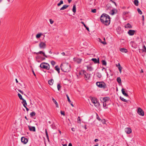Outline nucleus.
Wrapping results in <instances>:
<instances>
[{"label": "nucleus", "mask_w": 146, "mask_h": 146, "mask_svg": "<svg viewBox=\"0 0 146 146\" xmlns=\"http://www.w3.org/2000/svg\"><path fill=\"white\" fill-rule=\"evenodd\" d=\"M129 12L126 11V12H123V14L124 15H125L126 14H127Z\"/></svg>", "instance_id": "obj_54"}, {"label": "nucleus", "mask_w": 146, "mask_h": 146, "mask_svg": "<svg viewBox=\"0 0 146 146\" xmlns=\"http://www.w3.org/2000/svg\"><path fill=\"white\" fill-rule=\"evenodd\" d=\"M54 82V80L52 79H51L48 81V83L50 85H52Z\"/></svg>", "instance_id": "obj_25"}, {"label": "nucleus", "mask_w": 146, "mask_h": 146, "mask_svg": "<svg viewBox=\"0 0 146 146\" xmlns=\"http://www.w3.org/2000/svg\"><path fill=\"white\" fill-rule=\"evenodd\" d=\"M68 146H72V145L71 143H70L69 144Z\"/></svg>", "instance_id": "obj_63"}, {"label": "nucleus", "mask_w": 146, "mask_h": 146, "mask_svg": "<svg viewBox=\"0 0 146 146\" xmlns=\"http://www.w3.org/2000/svg\"><path fill=\"white\" fill-rule=\"evenodd\" d=\"M91 60L93 61L95 64L99 63V58H98L97 59L96 58H93Z\"/></svg>", "instance_id": "obj_15"}, {"label": "nucleus", "mask_w": 146, "mask_h": 146, "mask_svg": "<svg viewBox=\"0 0 146 146\" xmlns=\"http://www.w3.org/2000/svg\"><path fill=\"white\" fill-rule=\"evenodd\" d=\"M101 121H102L103 124H105L106 123V121L105 119H103L102 120H101Z\"/></svg>", "instance_id": "obj_50"}, {"label": "nucleus", "mask_w": 146, "mask_h": 146, "mask_svg": "<svg viewBox=\"0 0 146 146\" xmlns=\"http://www.w3.org/2000/svg\"><path fill=\"white\" fill-rule=\"evenodd\" d=\"M74 59L75 61L78 64L80 63L82 60V59L78 58H74Z\"/></svg>", "instance_id": "obj_13"}, {"label": "nucleus", "mask_w": 146, "mask_h": 146, "mask_svg": "<svg viewBox=\"0 0 146 146\" xmlns=\"http://www.w3.org/2000/svg\"><path fill=\"white\" fill-rule=\"evenodd\" d=\"M137 113L140 115L143 116L144 115V112L143 110L140 108L138 109Z\"/></svg>", "instance_id": "obj_6"}, {"label": "nucleus", "mask_w": 146, "mask_h": 146, "mask_svg": "<svg viewBox=\"0 0 146 146\" xmlns=\"http://www.w3.org/2000/svg\"><path fill=\"white\" fill-rule=\"evenodd\" d=\"M18 95L21 100H22L23 99V98H22L21 95L20 94L18 93Z\"/></svg>", "instance_id": "obj_39"}, {"label": "nucleus", "mask_w": 146, "mask_h": 146, "mask_svg": "<svg viewBox=\"0 0 146 146\" xmlns=\"http://www.w3.org/2000/svg\"><path fill=\"white\" fill-rule=\"evenodd\" d=\"M28 127L30 131H36L35 128L34 126H32L28 125Z\"/></svg>", "instance_id": "obj_14"}, {"label": "nucleus", "mask_w": 146, "mask_h": 146, "mask_svg": "<svg viewBox=\"0 0 146 146\" xmlns=\"http://www.w3.org/2000/svg\"><path fill=\"white\" fill-rule=\"evenodd\" d=\"M18 91L20 92L21 94H23V92L22 91H21V90H18Z\"/></svg>", "instance_id": "obj_57"}, {"label": "nucleus", "mask_w": 146, "mask_h": 146, "mask_svg": "<svg viewBox=\"0 0 146 146\" xmlns=\"http://www.w3.org/2000/svg\"><path fill=\"white\" fill-rule=\"evenodd\" d=\"M110 1L111 2H112V3H114L115 4V5L116 6V3H115V2L114 1H113L112 0H110Z\"/></svg>", "instance_id": "obj_56"}, {"label": "nucleus", "mask_w": 146, "mask_h": 146, "mask_svg": "<svg viewBox=\"0 0 146 146\" xmlns=\"http://www.w3.org/2000/svg\"><path fill=\"white\" fill-rule=\"evenodd\" d=\"M90 99L96 107H98L99 106L100 104V103L98 102L97 99L96 98L91 97H90Z\"/></svg>", "instance_id": "obj_5"}, {"label": "nucleus", "mask_w": 146, "mask_h": 146, "mask_svg": "<svg viewBox=\"0 0 146 146\" xmlns=\"http://www.w3.org/2000/svg\"><path fill=\"white\" fill-rule=\"evenodd\" d=\"M55 69L58 72V73H60V68L58 67V66H55Z\"/></svg>", "instance_id": "obj_28"}, {"label": "nucleus", "mask_w": 146, "mask_h": 146, "mask_svg": "<svg viewBox=\"0 0 146 146\" xmlns=\"http://www.w3.org/2000/svg\"><path fill=\"white\" fill-rule=\"evenodd\" d=\"M34 54H36L38 55V54H42L43 56H44L45 57H46V58H48L50 56H47V55H46L44 52H43V51H39V52H34Z\"/></svg>", "instance_id": "obj_8"}, {"label": "nucleus", "mask_w": 146, "mask_h": 146, "mask_svg": "<svg viewBox=\"0 0 146 146\" xmlns=\"http://www.w3.org/2000/svg\"><path fill=\"white\" fill-rule=\"evenodd\" d=\"M41 60H44L45 59V58L44 57H41Z\"/></svg>", "instance_id": "obj_60"}, {"label": "nucleus", "mask_w": 146, "mask_h": 146, "mask_svg": "<svg viewBox=\"0 0 146 146\" xmlns=\"http://www.w3.org/2000/svg\"><path fill=\"white\" fill-rule=\"evenodd\" d=\"M46 44L43 42H40L39 44V46L41 48L44 49L46 47Z\"/></svg>", "instance_id": "obj_7"}, {"label": "nucleus", "mask_w": 146, "mask_h": 146, "mask_svg": "<svg viewBox=\"0 0 146 146\" xmlns=\"http://www.w3.org/2000/svg\"><path fill=\"white\" fill-rule=\"evenodd\" d=\"M134 3L135 5L136 6H137L139 5V1L138 0H134Z\"/></svg>", "instance_id": "obj_26"}, {"label": "nucleus", "mask_w": 146, "mask_h": 146, "mask_svg": "<svg viewBox=\"0 0 146 146\" xmlns=\"http://www.w3.org/2000/svg\"><path fill=\"white\" fill-rule=\"evenodd\" d=\"M66 96L67 97V98L68 99V101L69 102V103L71 104V105L72 106L74 107V105L73 104H72V103L70 100V98L68 95V94L66 95Z\"/></svg>", "instance_id": "obj_20"}, {"label": "nucleus", "mask_w": 146, "mask_h": 146, "mask_svg": "<svg viewBox=\"0 0 146 146\" xmlns=\"http://www.w3.org/2000/svg\"><path fill=\"white\" fill-rule=\"evenodd\" d=\"M84 74L86 79H89L90 78V75L89 74H87L85 71H84Z\"/></svg>", "instance_id": "obj_12"}, {"label": "nucleus", "mask_w": 146, "mask_h": 146, "mask_svg": "<svg viewBox=\"0 0 146 146\" xmlns=\"http://www.w3.org/2000/svg\"><path fill=\"white\" fill-rule=\"evenodd\" d=\"M51 63L53 66H54L56 62L54 61H52Z\"/></svg>", "instance_id": "obj_42"}, {"label": "nucleus", "mask_w": 146, "mask_h": 146, "mask_svg": "<svg viewBox=\"0 0 146 146\" xmlns=\"http://www.w3.org/2000/svg\"><path fill=\"white\" fill-rule=\"evenodd\" d=\"M125 27L127 28H131L132 26L129 23H128L125 25Z\"/></svg>", "instance_id": "obj_22"}, {"label": "nucleus", "mask_w": 146, "mask_h": 146, "mask_svg": "<svg viewBox=\"0 0 146 146\" xmlns=\"http://www.w3.org/2000/svg\"><path fill=\"white\" fill-rule=\"evenodd\" d=\"M118 68L119 70V72L120 73H121V70L122 69V67H121H121H118Z\"/></svg>", "instance_id": "obj_47"}, {"label": "nucleus", "mask_w": 146, "mask_h": 146, "mask_svg": "<svg viewBox=\"0 0 146 146\" xmlns=\"http://www.w3.org/2000/svg\"><path fill=\"white\" fill-rule=\"evenodd\" d=\"M21 142L24 144H26L28 141L27 139L25 138L24 137H22L21 138Z\"/></svg>", "instance_id": "obj_9"}, {"label": "nucleus", "mask_w": 146, "mask_h": 146, "mask_svg": "<svg viewBox=\"0 0 146 146\" xmlns=\"http://www.w3.org/2000/svg\"><path fill=\"white\" fill-rule=\"evenodd\" d=\"M117 81L119 84L121 83V78L120 77H118L117 78Z\"/></svg>", "instance_id": "obj_31"}, {"label": "nucleus", "mask_w": 146, "mask_h": 146, "mask_svg": "<svg viewBox=\"0 0 146 146\" xmlns=\"http://www.w3.org/2000/svg\"><path fill=\"white\" fill-rule=\"evenodd\" d=\"M72 0H68V3H70L72 1Z\"/></svg>", "instance_id": "obj_64"}, {"label": "nucleus", "mask_w": 146, "mask_h": 146, "mask_svg": "<svg viewBox=\"0 0 146 146\" xmlns=\"http://www.w3.org/2000/svg\"><path fill=\"white\" fill-rule=\"evenodd\" d=\"M110 100V98L108 97H105L103 98V102H106L107 101H108Z\"/></svg>", "instance_id": "obj_19"}, {"label": "nucleus", "mask_w": 146, "mask_h": 146, "mask_svg": "<svg viewBox=\"0 0 146 146\" xmlns=\"http://www.w3.org/2000/svg\"><path fill=\"white\" fill-rule=\"evenodd\" d=\"M86 67L87 70L90 71H92L93 69V68L90 66H87Z\"/></svg>", "instance_id": "obj_24"}, {"label": "nucleus", "mask_w": 146, "mask_h": 146, "mask_svg": "<svg viewBox=\"0 0 146 146\" xmlns=\"http://www.w3.org/2000/svg\"><path fill=\"white\" fill-rule=\"evenodd\" d=\"M102 64L103 65L106 66L107 64L105 60H102Z\"/></svg>", "instance_id": "obj_34"}, {"label": "nucleus", "mask_w": 146, "mask_h": 146, "mask_svg": "<svg viewBox=\"0 0 146 146\" xmlns=\"http://www.w3.org/2000/svg\"><path fill=\"white\" fill-rule=\"evenodd\" d=\"M78 123H81V120L80 119V117L79 116H78Z\"/></svg>", "instance_id": "obj_45"}, {"label": "nucleus", "mask_w": 146, "mask_h": 146, "mask_svg": "<svg viewBox=\"0 0 146 146\" xmlns=\"http://www.w3.org/2000/svg\"><path fill=\"white\" fill-rule=\"evenodd\" d=\"M143 48L145 49V50H143V51H144L146 52V47L145 45H143Z\"/></svg>", "instance_id": "obj_53"}, {"label": "nucleus", "mask_w": 146, "mask_h": 146, "mask_svg": "<svg viewBox=\"0 0 146 146\" xmlns=\"http://www.w3.org/2000/svg\"><path fill=\"white\" fill-rule=\"evenodd\" d=\"M96 85L100 88H103L104 89H105L107 88L106 85L103 82H96Z\"/></svg>", "instance_id": "obj_4"}, {"label": "nucleus", "mask_w": 146, "mask_h": 146, "mask_svg": "<svg viewBox=\"0 0 146 146\" xmlns=\"http://www.w3.org/2000/svg\"><path fill=\"white\" fill-rule=\"evenodd\" d=\"M52 100L53 102L55 103L56 106L57 108H58V105L57 102H56V100L53 98H52Z\"/></svg>", "instance_id": "obj_23"}, {"label": "nucleus", "mask_w": 146, "mask_h": 146, "mask_svg": "<svg viewBox=\"0 0 146 146\" xmlns=\"http://www.w3.org/2000/svg\"><path fill=\"white\" fill-rule=\"evenodd\" d=\"M103 105L104 109H106L107 108V107L106 106L107 105L106 102H103Z\"/></svg>", "instance_id": "obj_38"}, {"label": "nucleus", "mask_w": 146, "mask_h": 146, "mask_svg": "<svg viewBox=\"0 0 146 146\" xmlns=\"http://www.w3.org/2000/svg\"><path fill=\"white\" fill-rule=\"evenodd\" d=\"M72 11L74 13H75L76 12V5L75 4H74L73 5L72 8Z\"/></svg>", "instance_id": "obj_27"}, {"label": "nucleus", "mask_w": 146, "mask_h": 146, "mask_svg": "<svg viewBox=\"0 0 146 146\" xmlns=\"http://www.w3.org/2000/svg\"><path fill=\"white\" fill-rule=\"evenodd\" d=\"M96 75L99 78H101L102 76L101 73L99 72H98L96 73Z\"/></svg>", "instance_id": "obj_30"}, {"label": "nucleus", "mask_w": 146, "mask_h": 146, "mask_svg": "<svg viewBox=\"0 0 146 146\" xmlns=\"http://www.w3.org/2000/svg\"><path fill=\"white\" fill-rule=\"evenodd\" d=\"M121 92L122 94L125 96L127 97H128L129 96V95L125 92V89L122 88L121 89Z\"/></svg>", "instance_id": "obj_17"}, {"label": "nucleus", "mask_w": 146, "mask_h": 146, "mask_svg": "<svg viewBox=\"0 0 146 146\" xmlns=\"http://www.w3.org/2000/svg\"><path fill=\"white\" fill-rule=\"evenodd\" d=\"M60 113L61 115H65V112L64 111H60Z\"/></svg>", "instance_id": "obj_48"}, {"label": "nucleus", "mask_w": 146, "mask_h": 146, "mask_svg": "<svg viewBox=\"0 0 146 146\" xmlns=\"http://www.w3.org/2000/svg\"><path fill=\"white\" fill-rule=\"evenodd\" d=\"M137 11L139 14H142V12L141 11V10L139 8H138L137 9Z\"/></svg>", "instance_id": "obj_41"}, {"label": "nucleus", "mask_w": 146, "mask_h": 146, "mask_svg": "<svg viewBox=\"0 0 146 146\" xmlns=\"http://www.w3.org/2000/svg\"><path fill=\"white\" fill-rule=\"evenodd\" d=\"M35 112L33 111L30 113V115L31 117H33L35 116Z\"/></svg>", "instance_id": "obj_36"}, {"label": "nucleus", "mask_w": 146, "mask_h": 146, "mask_svg": "<svg viewBox=\"0 0 146 146\" xmlns=\"http://www.w3.org/2000/svg\"><path fill=\"white\" fill-rule=\"evenodd\" d=\"M96 12V9H92L91 11V12H92L93 13H95Z\"/></svg>", "instance_id": "obj_51"}, {"label": "nucleus", "mask_w": 146, "mask_h": 146, "mask_svg": "<svg viewBox=\"0 0 146 146\" xmlns=\"http://www.w3.org/2000/svg\"><path fill=\"white\" fill-rule=\"evenodd\" d=\"M120 99L122 100V101L125 102H127V100L125 99H124L123 98H122L121 97H120Z\"/></svg>", "instance_id": "obj_37"}, {"label": "nucleus", "mask_w": 146, "mask_h": 146, "mask_svg": "<svg viewBox=\"0 0 146 146\" xmlns=\"http://www.w3.org/2000/svg\"><path fill=\"white\" fill-rule=\"evenodd\" d=\"M135 32V30H130L128 32V33L130 36H132L134 35V33Z\"/></svg>", "instance_id": "obj_11"}, {"label": "nucleus", "mask_w": 146, "mask_h": 146, "mask_svg": "<svg viewBox=\"0 0 146 146\" xmlns=\"http://www.w3.org/2000/svg\"><path fill=\"white\" fill-rule=\"evenodd\" d=\"M101 42L104 44H107L106 42L105 41H101Z\"/></svg>", "instance_id": "obj_55"}, {"label": "nucleus", "mask_w": 146, "mask_h": 146, "mask_svg": "<svg viewBox=\"0 0 146 146\" xmlns=\"http://www.w3.org/2000/svg\"><path fill=\"white\" fill-rule=\"evenodd\" d=\"M50 23L51 24H52L54 22V21H53L52 19H49Z\"/></svg>", "instance_id": "obj_52"}, {"label": "nucleus", "mask_w": 146, "mask_h": 146, "mask_svg": "<svg viewBox=\"0 0 146 146\" xmlns=\"http://www.w3.org/2000/svg\"><path fill=\"white\" fill-rule=\"evenodd\" d=\"M116 66L118 68V67H121L119 63L118 64L116 65Z\"/></svg>", "instance_id": "obj_58"}, {"label": "nucleus", "mask_w": 146, "mask_h": 146, "mask_svg": "<svg viewBox=\"0 0 146 146\" xmlns=\"http://www.w3.org/2000/svg\"><path fill=\"white\" fill-rule=\"evenodd\" d=\"M60 67L62 71L64 72H68L70 70V65L68 64H62Z\"/></svg>", "instance_id": "obj_2"}, {"label": "nucleus", "mask_w": 146, "mask_h": 146, "mask_svg": "<svg viewBox=\"0 0 146 146\" xmlns=\"http://www.w3.org/2000/svg\"><path fill=\"white\" fill-rule=\"evenodd\" d=\"M98 141V139H95L94 140V141L95 142H97Z\"/></svg>", "instance_id": "obj_61"}, {"label": "nucleus", "mask_w": 146, "mask_h": 146, "mask_svg": "<svg viewBox=\"0 0 146 146\" xmlns=\"http://www.w3.org/2000/svg\"><path fill=\"white\" fill-rule=\"evenodd\" d=\"M101 21L106 25H109L110 23V17L109 15L106 14L104 13L100 17Z\"/></svg>", "instance_id": "obj_1"}, {"label": "nucleus", "mask_w": 146, "mask_h": 146, "mask_svg": "<svg viewBox=\"0 0 146 146\" xmlns=\"http://www.w3.org/2000/svg\"><path fill=\"white\" fill-rule=\"evenodd\" d=\"M61 54L63 56H64L65 55V53L64 52H63L61 53Z\"/></svg>", "instance_id": "obj_62"}, {"label": "nucleus", "mask_w": 146, "mask_h": 146, "mask_svg": "<svg viewBox=\"0 0 146 146\" xmlns=\"http://www.w3.org/2000/svg\"><path fill=\"white\" fill-rule=\"evenodd\" d=\"M42 35V34L41 33L37 34L36 36V38H39Z\"/></svg>", "instance_id": "obj_35"}, {"label": "nucleus", "mask_w": 146, "mask_h": 146, "mask_svg": "<svg viewBox=\"0 0 146 146\" xmlns=\"http://www.w3.org/2000/svg\"><path fill=\"white\" fill-rule=\"evenodd\" d=\"M23 106H24V107H25L26 108V110L27 111H28L29 110V109L27 107L26 105H25V104H23Z\"/></svg>", "instance_id": "obj_49"}, {"label": "nucleus", "mask_w": 146, "mask_h": 146, "mask_svg": "<svg viewBox=\"0 0 146 146\" xmlns=\"http://www.w3.org/2000/svg\"><path fill=\"white\" fill-rule=\"evenodd\" d=\"M45 133H46V138H47V139H48V140L49 141V137H48V133L47 132L46 129H45Z\"/></svg>", "instance_id": "obj_33"}, {"label": "nucleus", "mask_w": 146, "mask_h": 146, "mask_svg": "<svg viewBox=\"0 0 146 146\" xmlns=\"http://www.w3.org/2000/svg\"><path fill=\"white\" fill-rule=\"evenodd\" d=\"M96 118L97 119H98L99 121H101V120H102V119L100 118L99 116L98 115V114L97 113H96Z\"/></svg>", "instance_id": "obj_44"}, {"label": "nucleus", "mask_w": 146, "mask_h": 146, "mask_svg": "<svg viewBox=\"0 0 146 146\" xmlns=\"http://www.w3.org/2000/svg\"><path fill=\"white\" fill-rule=\"evenodd\" d=\"M22 100H23L22 103H24V104H25V105H27V103L26 100H24V99H23Z\"/></svg>", "instance_id": "obj_43"}, {"label": "nucleus", "mask_w": 146, "mask_h": 146, "mask_svg": "<svg viewBox=\"0 0 146 146\" xmlns=\"http://www.w3.org/2000/svg\"><path fill=\"white\" fill-rule=\"evenodd\" d=\"M81 23L83 24L84 26L86 28V29L88 31H89V28L88 27H87L86 25L84 23V22H83L82 21L81 22Z\"/></svg>", "instance_id": "obj_29"}, {"label": "nucleus", "mask_w": 146, "mask_h": 146, "mask_svg": "<svg viewBox=\"0 0 146 146\" xmlns=\"http://www.w3.org/2000/svg\"><path fill=\"white\" fill-rule=\"evenodd\" d=\"M125 132L127 134H129L131 132V129L129 127H127L125 129Z\"/></svg>", "instance_id": "obj_10"}, {"label": "nucleus", "mask_w": 146, "mask_h": 146, "mask_svg": "<svg viewBox=\"0 0 146 146\" xmlns=\"http://www.w3.org/2000/svg\"><path fill=\"white\" fill-rule=\"evenodd\" d=\"M40 58H41V57L39 55L37 56H36V60L39 59Z\"/></svg>", "instance_id": "obj_46"}, {"label": "nucleus", "mask_w": 146, "mask_h": 146, "mask_svg": "<svg viewBox=\"0 0 146 146\" xmlns=\"http://www.w3.org/2000/svg\"><path fill=\"white\" fill-rule=\"evenodd\" d=\"M117 12V10L115 9H112L111 11L110 14L111 15H113L114 14H116Z\"/></svg>", "instance_id": "obj_16"}, {"label": "nucleus", "mask_w": 146, "mask_h": 146, "mask_svg": "<svg viewBox=\"0 0 146 146\" xmlns=\"http://www.w3.org/2000/svg\"><path fill=\"white\" fill-rule=\"evenodd\" d=\"M61 88V86H60V84H57V89L58 91L60 90V88Z\"/></svg>", "instance_id": "obj_40"}, {"label": "nucleus", "mask_w": 146, "mask_h": 146, "mask_svg": "<svg viewBox=\"0 0 146 146\" xmlns=\"http://www.w3.org/2000/svg\"><path fill=\"white\" fill-rule=\"evenodd\" d=\"M120 50L122 52L126 53L127 52V49L124 48H121L120 49Z\"/></svg>", "instance_id": "obj_21"}, {"label": "nucleus", "mask_w": 146, "mask_h": 146, "mask_svg": "<svg viewBox=\"0 0 146 146\" xmlns=\"http://www.w3.org/2000/svg\"><path fill=\"white\" fill-rule=\"evenodd\" d=\"M32 72H33V73L34 75L35 76H36V75L34 71L33 70L32 71Z\"/></svg>", "instance_id": "obj_59"}, {"label": "nucleus", "mask_w": 146, "mask_h": 146, "mask_svg": "<svg viewBox=\"0 0 146 146\" xmlns=\"http://www.w3.org/2000/svg\"><path fill=\"white\" fill-rule=\"evenodd\" d=\"M63 4V1L62 0H60L59 3H58L57 5L58 6H60L61 5Z\"/></svg>", "instance_id": "obj_32"}, {"label": "nucleus", "mask_w": 146, "mask_h": 146, "mask_svg": "<svg viewBox=\"0 0 146 146\" xmlns=\"http://www.w3.org/2000/svg\"><path fill=\"white\" fill-rule=\"evenodd\" d=\"M40 67L43 69H46L47 70H49L50 68V66L49 64L46 62L42 63L40 66Z\"/></svg>", "instance_id": "obj_3"}, {"label": "nucleus", "mask_w": 146, "mask_h": 146, "mask_svg": "<svg viewBox=\"0 0 146 146\" xmlns=\"http://www.w3.org/2000/svg\"><path fill=\"white\" fill-rule=\"evenodd\" d=\"M69 5H64L60 9V10H64L66 9L68 7Z\"/></svg>", "instance_id": "obj_18"}]
</instances>
